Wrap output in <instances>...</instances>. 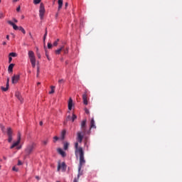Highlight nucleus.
Instances as JSON below:
<instances>
[{
  "instance_id": "nucleus-1",
  "label": "nucleus",
  "mask_w": 182,
  "mask_h": 182,
  "mask_svg": "<svg viewBox=\"0 0 182 182\" xmlns=\"http://www.w3.org/2000/svg\"><path fill=\"white\" fill-rule=\"evenodd\" d=\"M76 157L79 156V166H78V174L77 179H80V176H82V171H81L82 167L85 164L86 161L85 159V151L81 148L77 149L75 151Z\"/></svg>"
},
{
  "instance_id": "nucleus-2",
  "label": "nucleus",
  "mask_w": 182,
  "mask_h": 182,
  "mask_svg": "<svg viewBox=\"0 0 182 182\" xmlns=\"http://www.w3.org/2000/svg\"><path fill=\"white\" fill-rule=\"evenodd\" d=\"M80 129L81 131L77 133V137H85L86 134H90V129L87 130V127L86 126V119L81 122Z\"/></svg>"
},
{
  "instance_id": "nucleus-3",
  "label": "nucleus",
  "mask_w": 182,
  "mask_h": 182,
  "mask_svg": "<svg viewBox=\"0 0 182 182\" xmlns=\"http://www.w3.org/2000/svg\"><path fill=\"white\" fill-rule=\"evenodd\" d=\"M28 58L30 59V62L31 63L32 68L36 67V58L35 57V53L32 50L28 51Z\"/></svg>"
},
{
  "instance_id": "nucleus-4",
  "label": "nucleus",
  "mask_w": 182,
  "mask_h": 182,
  "mask_svg": "<svg viewBox=\"0 0 182 182\" xmlns=\"http://www.w3.org/2000/svg\"><path fill=\"white\" fill-rule=\"evenodd\" d=\"M45 16V5L43 3H41L40 9H39V16L40 19H43V16Z\"/></svg>"
},
{
  "instance_id": "nucleus-5",
  "label": "nucleus",
  "mask_w": 182,
  "mask_h": 182,
  "mask_svg": "<svg viewBox=\"0 0 182 182\" xmlns=\"http://www.w3.org/2000/svg\"><path fill=\"white\" fill-rule=\"evenodd\" d=\"M63 170V171H65L67 170V165L65 162H63V163H58V171Z\"/></svg>"
},
{
  "instance_id": "nucleus-6",
  "label": "nucleus",
  "mask_w": 182,
  "mask_h": 182,
  "mask_svg": "<svg viewBox=\"0 0 182 182\" xmlns=\"http://www.w3.org/2000/svg\"><path fill=\"white\" fill-rule=\"evenodd\" d=\"M82 139H83L82 137H78V138L77 139V142H75V144L74 145V148L75 149V152H76L77 149H82V147H79V148H78V146H79V143H82ZM75 156H76V153H75Z\"/></svg>"
},
{
  "instance_id": "nucleus-7",
  "label": "nucleus",
  "mask_w": 182,
  "mask_h": 182,
  "mask_svg": "<svg viewBox=\"0 0 182 182\" xmlns=\"http://www.w3.org/2000/svg\"><path fill=\"white\" fill-rule=\"evenodd\" d=\"M19 79H21V75H14L11 77V82L13 83V85H16V83L19 81Z\"/></svg>"
},
{
  "instance_id": "nucleus-8",
  "label": "nucleus",
  "mask_w": 182,
  "mask_h": 182,
  "mask_svg": "<svg viewBox=\"0 0 182 182\" xmlns=\"http://www.w3.org/2000/svg\"><path fill=\"white\" fill-rule=\"evenodd\" d=\"M34 149V145L33 144H29L28 145L27 148H26V153L28 154H30L32 153V151H33Z\"/></svg>"
},
{
  "instance_id": "nucleus-9",
  "label": "nucleus",
  "mask_w": 182,
  "mask_h": 182,
  "mask_svg": "<svg viewBox=\"0 0 182 182\" xmlns=\"http://www.w3.org/2000/svg\"><path fill=\"white\" fill-rule=\"evenodd\" d=\"M92 129H96V123L95 122V119H92L90 121V129L88 130H92Z\"/></svg>"
},
{
  "instance_id": "nucleus-10",
  "label": "nucleus",
  "mask_w": 182,
  "mask_h": 182,
  "mask_svg": "<svg viewBox=\"0 0 182 182\" xmlns=\"http://www.w3.org/2000/svg\"><path fill=\"white\" fill-rule=\"evenodd\" d=\"M9 25H11V26H13V28L14 29V31H18L19 30V26H16V24H15L14 22H12L11 21H7Z\"/></svg>"
},
{
  "instance_id": "nucleus-11",
  "label": "nucleus",
  "mask_w": 182,
  "mask_h": 182,
  "mask_svg": "<svg viewBox=\"0 0 182 182\" xmlns=\"http://www.w3.org/2000/svg\"><path fill=\"white\" fill-rule=\"evenodd\" d=\"M1 90L3 92H7L8 89H9V78L7 79V82L6 84V87H1Z\"/></svg>"
},
{
  "instance_id": "nucleus-12",
  "label": "nucleus",
  "mask_w": 182,
  "mask_h": 182,
  "mask_svg": "<svg viewBox=\"0 0 182 182\" xmlns=\"http://www.w3.org/2000/svg\"><path fill=\"white\" fill-rule=\"evenodd\" d=\"M16 97L18 98V100L22 103L23 102V98L22 97V95H21V93L19 92H16Z\"/></svg>"
},
{
  "instance_id": "nucleus-13",
  "label": "nucleus",
  "mask_w": 182,
  "mask_h": 182,
  "mask_svg": "<svg viewBox=\"0 0 182 182\" xmlns=\"http://www.w3.org/2000/svg\"><path fill=\"white\" fill-rule=\"evenodd\" d=\"M21 142V138H18L16 141L13 143V144L11 146L10 149H14L16 146H18V144Z\"/></svg>"
},
{
  "instance_id": "nucleus-14",
  "label": "nucleus",
  "mask_w": 182,
  "mask_h": 182,
  "mask_svg": "<svg viewBox=\"0 0 182 182\" xmlns=\"http://www.w3.org/2000/svg\"><path fill=\"white\" fill-rule=\"evenodd\" d=\"M72 107H73V100L72 98H70L68 101V109L72 110Z\"/></svg>"
},
{
  "instance_id": "nucleus-15",
  "label": "nucleus",
  "mask_w": 182,
  "mask_h": 182,
  "mask_svg": "<svg viewBox=\"0 0 182 182\" xmlns=\"http://www.w3.org/2000/svg\"><path fill=\"white\" fill-rule=\"evenodd\" d=\"M14 66H15V64H14V63H11L9 65V68H8L9 73H11L14 72Z\"/></svg>"
},
{
  "instance_id": "nucleus-16",
  "label": "nucleus",
  "mask_w": 182,
  "mask_h": 182,
  "mask_svg": "<svg viewBox=\"0 0 182 182\" xmlns=\"http://www.w3.org/2000/svg\"><path fill=\"white\" fill-rule=\"evenodd\" d=\"M58 152L61 156L65 157L66 156V153L60 148L58 149Z\"/></svg>"
},
{
  "instance_id": "nucleus-17",
  "label": "nucleus",
  "mask_w": 182,
  "mask_h": 182,
  "mask_svg": "<svg viewBox=\"0 0 182 182\" xmlns=\"http://www.w3.org/2000/svg\"><path fill=\"white\" fill-rule=\"evenodd\" d=\"M58 11L62 9V6H63V0H58Z\"/></svg>"
},
{
  "instance_id": "nucleus-18",
  "label": "nucleus",
  "mask_w": 182,
  "mask_h": 182,
  "mask_svg": "<svg viewBox=\"0 0 182 182\" xmlns=\"http://www.w3.org/2000/svg\"><path fill=\"white\" fill-rule=\"evenodd\" d=\"M64 48H65V46H62L60 48L57 49L55 50L56 55H60V52H62V50H63Z\"/></svg>"
},
{
  "instance_id": "nucleus-19",
  "label": "nucleus",
  "mask_w": 182,
  "mask_h": 182,
  "mask_svg": "<svg viewBox=\"0 0 182 182\" xmlns=\"http://www.w3.org/2000/svg\"><path fill=\"white\" fill-rule=\"evenodd\" d=\"M7 134L9 137H12V129L11 127L7 128Z\"/></svg>"
},
{
  "instance_id": "nucleus-20",
  "label": "nucleus",
  "mask_w": 182,
  "mask_h": 182,
  "mask_svg": "<svg viewBox=\"0 0 182 182\" xmlns=\"http://www.w3.org/2000/svg\"><path fill=\"white\" fill-rule=\"evenodd\" d=\"M18 31H21V32H22V33H23V35H25L26 33L25 28H23V27H22V26H18Z\"/></svg>"
},
{
  "instance_id": "nucleus-21",
  "label": "nucleus",
  "mask_w": 182,
  "mask_h": 182,
  "mask_svg": "<svg viewBox=\"0 0 182 182\" xmlns=\"http://www.w3.org/2000/svg\"><path fill=\"white\" fill-rule=\"evenodd\" d=\"M76 119H77V116H76V114H73V117H71V121L73 122H75V120H76Z\"/></svg>"
},
{
  "instance_id": "nucleus-22",
  "label": "nucleus",
  "mask_w": 182,
  "mask_h": 182,
  "mask_svg": "<svg viewBox=\"0 0 182 182\" xmlns=\"http://www.w3.org/2000/svg\"><path fill=\"white\" fill-rule=\"evenodd\" d=\"M46 36H48V29L46 28V33L43 36V42H45V41H46Z\"/></svg>"
},
{
  "instance_id": "nucleus-23",
  "label": "nucleus",
  "mask_w": 182,
  "mask_h": 182,
  "mask_svg": "<svg viewBox=\"0 0 182 182\" xmlns=\"http://www.w3.org/2000/svg\"><path fill=\"white\" fill-rule=\"evenodd\" d=\"M9 56L11 58H16V53H10Z\"/></svg>"
},
{
  "instance_id": "nucleus-24",
  "label": "nucleus",
  "mask_w": 182,
  "mask_h": 182,
  "mask_svg": "<svg viewBox=\"0 0 182 182\" xmlns=\"http://www.w3.org/2000/svg\"><path fill=\"white\" fill-rule=\"evenodd\" d=\"M66 136V130H63L61 132L60 137H65Z\"/></svg>"
},
{
  "instance_id": "nucleus-25",
  "label": "nucleus",
  "mask_w": 182,
  "mask_h": 182,
  "mask_svg": "<svg viewBox=\"0 0 182 182\" xmlns=\"http://www.w3.org/2000/svg\"><path fill=\"white\" fill-rule=\"evenodd\" d=\"M68 146H69V143L68 142L64 143V149L65 150H68Z\"/></svg>"
},
{
  "instance_id": "nucleus-26",
  "label": "nucleus",
  "mask_w": 182,
  "mask_h": 182,
  "mask_svg": "<svg viewBox=\"0 0 182 182\" xmlns=\"http://www.w3.org/2000/svg\"><path fill=\"white\" fill-rule=\"evenodd\" d=\"M41 1L42 0H33L34 5H38V4H41Z\"/></svg>"
},
{
  "instance_id": "nucleus-27",
  "label": "nucleus",
  "mask_w": 182,
  "mask_h": 182,
  "mask_svg": "<svg viewBox=\"0 0 182 182\" xmlns=\"http://www.w3.org/2000/svg\"><path fill=\"white\" fill-rule=\"evenodd\" d=\"M53 89H55V87L52 86L51 87V90L49 92L50 95H52V93H55V90H53Z\"/></svg>"
},
{
  "instance_id": "nucleus-28",
  "label": "nucleus",
  "mask_w": 182,
  "mask_h": 182,
  "mask_svg": "<svg viewBox=\"0 0 182 182\" xmlns=\"http://www.w3.org/2000/svg\"><path fill=\"white\" fill-rule=\"evenodd\" d=\"M63 52L65 55L69 53V48H66L65 49H63Z\"/></svg>"
},
{
  "instance_id": "nucleus-29",
  "label": "nucleus",
  "mask_w": 182,
  "mask_h": 182,
  "mask_svg": "<svg viewBox=\"0 0 182 182\" xmlns=\"http://www.w3.org/2000/svg\"><path fill=\"white\" fill-rule=\"evenodd\" d=\"M58 42H59V38H58L53 43V46H58Z\"/></svg>"
},
{
  "instance_id": "nucleus-30",
  "label": "nucleus",
  "mask_w": 182,
  "mask_h": 182,
  "mask_svg": "<svg viewBox=\"0 0 182 182\" xmlns=\"http://www.w3.org/2000/svg\"><path fill=\"white\" fill-rule=\"evenodd\" d=\"M87 99V95L86 93L82 95V100Z\"/></svg>"
},
{
  "instance_id": "nucleus-31",
  "label": "nucleus",
  "mask_w": 182,
  "mask_h": 182,
  "mask_svg": "<svg viewBox=\"0 0 182 182\" xmlns=\"http://www.w3.org/2000/svg\"><path fill=\"white\" fill-rule=\"evenodd\" d=\"M12 170L14 171H16V172H18V168H16V166H13Z\"/></svg>"
},
{
  "instance_id": "nucleus-32",
  "label": "nucleus",
  "mask_w": 182,
  "mask_h": 182,
  "mask_svg": "<svg viewBox=\"0 0 182 182\" xmlns=\"http://www.w3.org/2000/svg\"><path fill=\"white\" fill-rule=\"evenodd\" d=\"M48 48L51 49L52 48V43H48Z\"/></svg>"
},
{
  "instance_id": "nucleus-33",
  "label": "nucleus",
  "mask_w": 182,
  "mask_h": 182,
  "mask_svg": "<svg viewBox=\"0 0 182 182\" xmlns=\"http://www.w3.org/2000/svg\"><path fill=\"white\" fill-rule=\"evenodd\" d=\"M83 103L85 106H87V99L83 100Z\"/></svg>"
},
{
  "instance_id": "nucleus-34",
  "label": "nucleus",
  "mask_w": 182,
  "mask_h": 182,
  "mask_svg": "<svg viewBox=\"0 0 182 182\" xmlns=\"http://www.w3.org/2000/svg\"><path fill=\"white\" fill-rule=\"evenodd\" d=\"M59 138L58 137H55L53 139V142L56 143L58 141Z\"/></svg>"
},
{
  "instance_id": "nucleus-35",
  "label": "nucleus",
  "mask_w": 182,
  "mask_h": 182,
  "mask_svg": "<svg viewBox=\"0 0 182 182\" xmlns=\"http://www.w3.org/2000/svg\"><path fill=\"white\" fill-rule=\"evenodd\" d=\"M67 120H68V121L72 120V117H70V115H68V116L67 117Z\"/></svg>"
},
{
  "instance_id": "nucleus-36",
  "label": "nucleus",
  "mask_w": 182,
  "mask_h": 182,
  "mask_svg": "<svg viewBox=\"0 0 182 182\" xmlns=\"http://www.w3.org/2000/svg\"><path fill=\"white\" fill-rule=\"evenodd\" d=\"M12 62V57H9V63H11Z\"/></svg>"
},
{
  "instance_id": "nucleus-37",
  "label": "nucleus",
  "mask_w": 182,
  "mask_h": 182,
  "mask_svg": "<svg viewBox=\"0 0 182 182\" xmlns=\"http://www.w3.org/2000/svg\"><path fill=\"white\" fill-rule=\"evenodd\" d=\"M48 143V139L43 141V145H46Z\"/></svg>"
},
{
  "instance_id": "nucleus-38",
  "label": "nucleus",
  "mask_w": 182,
  "mask_h": 182,
  "mask_svg": "<svg viewBox=\"0 0 182 182\" xmlns=\"http://www.w3.org/2000/svg\"><path fill=\"white\" fill-rule=\"evenodd\" d=\"M63 82H65V80L63 79L58 80V83H63Z\"/></svg>"
},
{
  "instance_id": "nucleus-39",
  "label": "nucleus",
  "mask_w": 182,
  "mask_h": 182,
  "mask_svg": "<svg viewBox=\"0 0 182 182\" xmlns=\"http://www.w3.org/2000/svg\"><path fill=\"white\" fill-rule=\"evenodd\" d=\"M4 18V14L0 13V19H2Z\"/></svg>"
},
{
  "instance_id": "nucleus-40",
  "label": "nucleus",
  "mask_w": 182,
  "mask_h": 182,
  "mask_svg": "<svg viewBox=\"0 0 182 182\" xmlns=\"http://www.w3.org/2000/svg\"><path fill=\"white\" fill-rule=\"evenodd\" d=\"M16 11L17 12H19L21 11V6L17 7Z\"/></svg>"
},
{
  "instance_id": "nucleus-41",
  "label": "nucleus",
  "mask_w": 182,
  "mask_h": 182,
  "mask_svg": "<svg viewBox=\"0 0 182 182\" xmlns=\"http://www.w3.org/2000/svg\"><path fill=\"white\" fill-rule=\"evenodd\" d=\"M85 113H86L87 114H89V113H90L89 109H85Z\"/></svg>"
},
{
  "instance_id": "nucleus-42",
  "label": "nucleus",
  "mask_w": 182,
  "mask_h": 182,
  "mask_svg": "<svg viewBox=\"0 0 182 182\" xmlns=\"http://www.w3.org/2000/svg\"><path fill=\"white\" fill-rule=\"evenodd\" d=\"M12 141H13V138L10 137V138L9 139V142L11 143V142H12Z\"/></svg>"
},
{
  "instance_id": "nucleus-43",
  "label": "nucleus",
  "mask_w": 182,
  "mask_h": 182,
  "mask_svg": "<svg viewBox=\"0 0 182 182\" xmlns=\"http://www.w3.org/2000/svg\"><path fill=\"white\" fill-rule=\"evenodd\" d=\"M22 135L21 134V132H18L17 137H21Z\"/></svg>"
},
{
  "instance_id": "nucleus-44",
  "label": "nucleus",
  "mask_w": 182,
  "mask_h": 182,
  "mask_svg": "<svg viewBox=\"0 0 182 182\" xmlns=\"http://www.w3.org/2000/svg\"><path fill=\"white\" fill-rule=\"evenodd\" d=\"M14 22H15L16 23H18V20L16 18H14L13 19Z\"/></svg>"
},
{
  "instance_id": "nucleus-45",
  "label": "nucleus",
  "mask_w": 182,
  "mask_h": 182,
  "mask_svg": "<svg viewBox=\"0 0 182 182\" xmlns=\"http://www.w3.org/2000/svg\"><path fill=\"white\" fill-rule=\"evenodd\" d=\"M1 129L2 132H4V129H5V127L1 126Z\"/></svg>"
},
{
  "instance_id": "nucleus-46",
  "label": "nucleus",
  "mask_w": 182,
  "mask_h": 182,
  "mask_svg": "<svg viewBox=\"0 0 182 182\" xmlns=\"http://www.w3.org/2000/svg\"><path fill=\"white\" fill-rule=\"evenodd\" d=\"M21 164H22L21 161H18V165L21 166Z\"/></svg>"
},
{
  "instance_id": "nucleus-47",
  "label": "nucleus",
  "mask_w": 182,
  "mask_h": 182,
  "mask_svg": "<svg viewBox=\"0 0 182 182\" xmlns=\"http://www.w3.org/2000/svg\"><path fill=\"white\" fill-rule=\"evenodd\" d=\"M39 124H40V126H43V122L42 121H41V122H39Z\"/></svg>"
},
{
  "instance_id": "nucleus-48",
  "label": "nucleus",
  "mask_w": 182,
  "mask_h": 182,
  "mask_svg": "<svg viewBox=\"0 0 182 182\" xmlns=\"http://www.w3.org/2000/svg\"><path fill=\"white\" fill-rule=\"evenodd\" d=\"M77 180H78L77 178H75L73 179V182H77Z\"/></svg>"
},
{
  "instance_id": "nucleus-49",
  "label": "nucleus",
  "mask_w": 182,
  "mask_h": 182,
  "mask_svg": "<svg viewBox=\"0 0 182 182\" xmlns=\"http://www.w3.org/2000/svg\"><path fill=\"white\" fill-rule=\"evenodd\" d=\"M6 38L7 39V41H9V35H7V36H6Z\"/></svg>"
},
{
  "instance_id": "nucleus-50",
  "label": "nucleus",
  "mask_w": 182,
  "mask_h": 182,
  "mask_svg": "<svg viewBox=\"0 0 182 182\" xmlns=\"http://www.w3.org/2000/svg\"><path fill=\"white\" fill-rule=\"evenodd\" d=\"M2 45H4V46H5V45H6V41H4V42L2 43Z\"/></svg>"
},
{
  "instance_id": "nucleus-51",
  "label": "nucleus",
  "mask_w": 182,
  "mask_h": 182,
  "mask_svg": "<svg viewBox=\"0 0 182 182\" xmlns=\"http://www.w3.org/2000/svg\"><path fill=\"white\" fill-rule=\"evenodd\" d=\"M46 56H47V59H48V60H50V58H49V55H48V54H46Z\"/></svg>"
},
{
  "instance_id": "nucleus-52",
  "label": "nucleus",
  "mask_w": 182,
  "mask_h": 182,
  "mask_svg": "<svg viewBox=\"0 0 182 182\" xmlns=\"http://www.w3.org/2000/svg\"><path fill=\"white\" fill-rule=\"evenodd\" d=\"M18 1L19 0H13L12 2L15 3V2H18Z\"/></svg>"
},
{
  "instance_id": "nucleus-53",
  "label": "nucleus",
  "mask_w": 182,
  "mask_h": 182,
  "mask_svg": "<svg viewBox=\"0 0 182 182\" xmlns=\"http://www.w3.org/2000/svg\"><path fill=\"white\" fill-rule=\"evenodd\" d=\"M37 73H39V67L37 68Z\"/></svg>"
},
{
  "instance_id": "nucleus-54",
  "label": "nucleus",
  "mask_w": 182,
  "mask_h": 182,
  "mask_svg": "<svg viewBox=\"0 0 182 182\" xmlns=\"http://www.w3.org/2000/svg\"><path fill=\"white\" fill-rule=\"evenodd\" d=\"M68 3H65V8H66V7H68Z\"/></svg>"
},
{
  "instance_id": "nucleus-55",
  "label": "nucleus",
  "mask_w": 182,
  "mask_h": 182,
  "mask_svg": "<svg viewBox=\"0 0 182 182\" xmlns=\"http://www.w3.org/2000/svg\"><path fill=\"white\" fill-rule=\"evenodd\" d=\"M38 58L41 59V54H38Z\"/></svg>"
},
{
  "instance_id": "nucleus-56",
  "label": "nucleus",
  "mask_w": 182,
  "mask_h": 182,
  "mask_svg": "<svg viewBox=\"0 0 182 182\" xmlns=\"http://www.w3.org/2000/svg\"><path fill=\"white\" fill-rule=\"evenodd\" d=\"M21 149V146H18L17 147V149Z\"/></svg>"
},
{
  "instance_id": "nucleus-57",
  "label": "nucleus",
  "mask_w": 182,
  "mask_h": 182,
  "mask_svg": "<svg viewBox=\"0 0 182 182\" xmlns=\"http://www.w3.org/2000/svg\"><path fill=\"white\" fill-rule=\"evenodd\" d=\"M29 35L31 36V38H32V33H29Z\"/></svg>"
},
{
  "instance_id": "nucleus-58",
  "label": "nucleus",
  "mask_w": 182,
  "mask_h": 182,
  "mask_svg": "<svg viewBox=\"0 0 182 182\" xmlns=\"http://www.w3.org/2000/svg\"><path fill=\"white\" fill-rule=\"evenodd\" d=\"M37 76H39V73H37Z\"/></svg>"
},
{
  "instance_id": "nucleus-59",
  "label": "nucleus",
  "mask_w": 182,
  "mask_h": 182,
  "mask_svg": "<svg viewBox=\"0 0 182 182\" xmlns=\"http://www.w3.org/2000/svg\"><path fill=\"white\" fill-rule=\"evenodd\" d=\"M65 63H66V65H68V61H66Z\"/></svg>"
},
{
  "instance_id": "nucleus-60",
  "label": "nucleus",
  "mask_w": 182,
  "mask_h": 182,
  "mask_svg": "<svg viewBox=\"0 0 182 182\" xmlns=\"http://www.w3.org/2000/svg\"><path fill=\"white\" fill-rule=\"evenodd\" d=\"M38 85H41V82H38Z\"/></svg>"
},
{
  "instance_id": "nucleus-61",
  "label": "nucleus",
  "mask_w": 182,
  "mask_h": 182,
  "mask_svg": "<svg viewBox=\"0 0 182 182\" xmlns=\"http://www.w3.org/2000/svg\"><path fill=\"white\" fill-rule=\"evenodd\" d=\"M54 137H58L57 136H54Z\"/></svg>"
},
{
  "instance_id": "nucleus-62",
  "label": "nucleus",
  "mask_w": 182,
  "mask_h": 182,
  "mask_svg": "<svg viewBox=\"0 0 182 182\" xmlns=\"http://www.w3.org/2000/svg\"><path fill=\"white\" fill-rule=\"evenodd\" d=\"M1 0H0V4H1Z\"/></svg>"
},
{
  "instance_id": "nucleus-63",
  "label": "nucleus",
  "mask_w": 182,
  "mask_h": 182,
  "mask_svg": "<svg viewBox=\"0 0 182 182\" xmlns=\"http://www.w3.org/2000/svg\"><path fill=\"white\" fill-rule=\"evenodd\" d=\"M58 182H59V181H58Z\"/></svg>"
}]
</instances>
